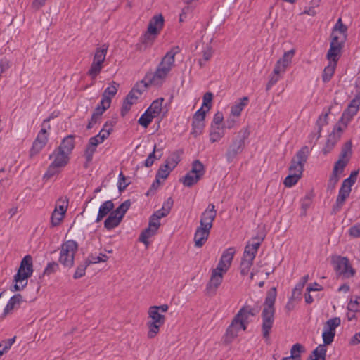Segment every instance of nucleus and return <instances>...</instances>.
Listing matches in <instances>:
<instances>
[{
    "instance_id": "4468645a",
    "label": "nucleus",
    "mask_w": 360,
    "mask_h": 360,
    "mask_svg": "<svg viewBox=\"0 0 360 360\" xmlns=\"http://www.w3.org/2000/svg\"><path fill=\"white\" fill-rule=\"evenodd\" d=\"M236 253V249L233 247L226 249L222 254L221 259L214 269L216 271H220L226 273L230 268L233 256Z\"/></svg>"
},
{
    "instance_id": "c85d7f7f",
    "label": "nucleus",
    "mask_w": 360,
    "mask_h": 360,
    "mask_svg": "<svg viewBox=\"0 0 360 360\" xmlns=\"http://www.w3.org/2000/svg\"><path fill=\"white\" fill-rule=\"evenodd\" d=\"M119 84L112 81L110 86L107 87L102 94V101H108L109 105L111 103L112 98L117 94Z\"/></svg>"
},
{
    "instance_id": "423d86ee",
    "label": "nucleus",
    "mask_w": 360,
    "mask_h": 360,
    "mask_svg": "<svg viewBox=\"0 0 360 360\" xmlns=\"http://www.w3.org/2000/svg\"><path fill=\"white\" fill-rule=\"evenodd\" d=\"M248 135L249 133L246 129H243L238 132L226 151V157L228 162H232L238 154L242 153L245 147V140Z\"/></svg>"
},
{
    "instance_id": "6e6552de",
    "label": "nucleus",
    "mask_w": 360,
    "mask_h": 360,
    "mask_svg": "<svg viewBox=\"0 0 360 360\" xmlns=\"http://www.w3.org/2000/svg\"><path fill=\"white\" fill-rule=\"evenodd\" d=\"M53 117L51 115L48 118L45 119L41 124V129L35 139L32 147L30 150V155H34L39 153L43 148L46 146L48 141V132L47 131L51 129L49 122Z\"/></svg>"
},
{
    "instance_id": "f8f14e48",
    "label": "nucleus",
    "mask_w": 360,
    "mask_h": 360,
    "mask_svg": "<svg viewBox=\"0 0 360 360\" xmlns=\"http://www.w3.org/2000/svg\"><path fill=\"white\" fill-rule=\"evenodd\" d=\"M334 332H328L325 330L323 331L322 338L323 345H319L312 352L309 360H325L326 354V345H330L335 338Z\"/></svg>"
},
{
    "instance_id": "e433bc0d",
    "label": "nucleus",
    "mask_w": 360,
    "mask_h": 360,
    "mask_svg": "<svg viewBox=\"0 0 360 360\" xmlns=\"http://www.w3.org/2000/svg\"><path fill=\"white\" fill-rule=\"evenodd\" d=\"M157 231V229H153V228L148 226L141 233L139 240L147 247L149 245L148 239L153 236L156 233Z\"/></svg>"
},
{
    "instance_id": "338daca9",
    "label": "nucleus",
    "mask_w": 360,
    "mask_h": 360,
    "mask_svg": "<svg viewBox=\"0 0 360 360\" xmlns=\"http://www.w3.org/2000/svg\"><path fill=\"white\" fill-rule=\"evenodd\" d=\"M58 269V264L55 262H50L48 264L44 271V275H50L52 273L56 272Z\"/></svg>"
},
{
    "instance_id": "79ce46f5",
    "label": "nucleus",
    "mask_w": 360,
    "mask_h": 360,
    "mask_svg": "<svg viewBox=\"0 0 360 360\" xmlns=\"http://www.w3.org/2000/svg\"><path fill=\"white\" fill-rule=\"evenodd\" d=\"M190 172L191 174L199 176V177L201 179L205 174L204 165L200 160H196L193 161L192 164V168Z\"/></svg>"
},
{
    "instance_id": "a211bd4d",
    "label": "nucleus",
    "mask_w": 360,
    "mask_h": 360,
    "mask_svg": "<svg viewBox=\"0 0 360 360\" xmlns=\"http://www.w3.org/2000/svg\"><path fill=\"white\" fill-rule=\"evenodd\" d=\"M360 105V98L356 96L354 98L347 108L344 111L341 117V122L347 125L352 118L357 113Z\"/></svg>"
},
{
    "instance_id": "b1692460",
    "label": "nucleus",
    "mask_w": 360,
    "mask_h": 360,
    "mask_svg": "<svg viewBox=\"0 0 360 360\" xmlns=\"http://www.w3.org/2000/svg\"><path fill=\"white\" fill-rule=\"evenodd\" d=\"M347 26L342 23V19L339 18L333 27L331 37H337L338 40L345 41L347 36Z\"/></svg>"
},
{
    "instance_id": "473e14b6",
    "label": "nucleus",
    "mask_w": 360,
    "mask_h": 360,
    "mask_svg": "<svg viewBox=\"0 0 360 360\" xmlns=\"http://www.w3.org/2000/svg\"><path fill=\"white\" fill-rule=\"evenodd\" d=\"M304 351V347L297 343L290 349V356L282 358L285 360H300V354Z\"/></svg>"
},
{
    "instance_id": "a19ab883",
    "label": "nucleus",
    "mask_w": 360,
    "mask_h": 360,
    "mask_svg": "<svg viewBox=\"0 0 360 360\" xmlns=\"http://www.w3.org/2000/svg\"><path fill=\"white\" fill-rule=\"evenodd\" d=\"M341 321L338 317L330 319L325 323L323 330L328 332H334L335 333V329L340 325Z\"/></svg>"
},
{
    "instance_id": "f3484780",
    "label": "nucleus",
    "mask_w": 360,
    "mask_h": 360,
    "mask_svg": "<svg viewBox=\"0 0 360 360\" xmlns=\"http://www.w3.org/2000/svg\"><path fill=\"white\" fill-rule=\"evenodd\" d=\"M224 274L222 271H216L214 269L212 271L211 278L206 288L208 294L214 295L216 293L217 289L222 283Z\"/></svg>"
},
{
    "instance_id": "69168bd1",
    "label": "nucleus",
    "mask_w": 360,
    "mask_h": 360,
    "mask_svg": "<svg viewBox=\"0 0 360 360\" xmlns=\"http://www.w3.org/2000/svg\"><path fill=\"white\" fill-rule=\"evenodd\" d=\"M359 300H360V297H356L355 300H351L347 305L348 310L353 312L359 311L360 310Z\"/></svg>"
},
{
    "instance_id": "37998d69",
    "label": "nucleus",
    "mask_w": 360,
    "mask_h": 360,
    "mask_svg": "<svg viewBox=\"0 0 360 360\" xmlns=\"http://www.w3.org/2000/svg\"><path fill=\"white\" fill-rule=\"evenodd\" d=\"M103 68V65H101L99 63H96V62H92L89 70L87 72V75L91 77L92 80H95L96 77L100 74L102 69Z\"/></svg>"
},
{
    "instance_id": "13d9d810",
    "label": "nucleus",
    "mask_w": 360,
    "mask_h": 360,
    "mask_svg": "<svg viewBox=\"0 0 360 360\" xmlns=\"http://www.w3.org/2000/svg\"><path fill=\"white\" fill-rule=\"evenodd\" d=\"M108 259L106 255L101 253L98 256L89 255L87 259V264H96L101 262H105Z\"/></svg>"
},
{
    "instance_id": "1a4fd4ad",
    "label": "nucleus",
    "mask_w": 360,
    "mask_h": 360,
    "mask_svg": "<svg viewBox=\"0 0 360 360\" xmlns=\"http://www.w3.org/2000/svg\"><path fill=\"white\" fill-rule=\"evenodd\" d=\"M294 50H290L284 53L275 65L274 75H271V85L277 82L285 72L287 68L290 65L294 56Z\"/></svg>"
},
{
    "instance_id": "4c0bfd02",
    "label": "nucleus",
    "mask_w": 360,
    "mask_h": 360,
    "mask_svg": "<svg viewBox=\"0 0 360 360\" xmlns=\"http://www.w3.org/2000/svg\"><path fill=\"white\" fill-rule=\"evenodd\" d=\"M348 162L347 160L339 159L335 164L333 174L335 183L338 181V175L342 174L345 167L347 165Z\"/></svg>"
},
{
    "instance_id": "393cba45",
    "label": "nucleus",
    "mask_w": 360,
    "mask_h": 360,
    "mask_svg": "<svg viewBox=\"0 0 360 360\" xmlns=\"http://www.w3.org/2000/svg\"><path fill=\"white\" fill-rule=\"evenodd\" d=\"M75 137L73 135H68L62 140L60 146L56 148L70 156L75 148Z\"/></svg>"
},
{
    "instance_id": "49530a36",
    "label": "nucleus",
    "mask_w": 360,
    "mask_h": 360,
    "mask_svg": "<svg viewBox=\"0 0 360 360\" xmlns=\"http://www.w3.org/2000/svg\"><path fill=\"white\" fill-rule=\"evenodd\" d=\"M205 127V122L199 120H195L193 119L192 122V131L191 134L194 136H197L200 134Z\"/></svg>"
},
{
    "instance_id": "f03ea898",
    "label": "nucleus",
    "mask_w": 360,
    "mask_h": 360,
    "mask_svg": "<svg viewBox=\"0 0 360 360\" xmlns=\"http://www.w3.org/2000/svg\"><path fill=\"white\" fill-rule=\"evenodd\" d=\"M262 240L263 238H252L246 245L240 264V271L242 275H247L249 273Z\"/></svg>"
},
{
    "instance_id": "6ab92c4d",
    "label": "nucleus",
    "mask_w": 360,
    "mask_h": 360,
    "mask_svg": "<svg viewBox=\"0 0 360 360\" xmlns=\"http://www.w3.org/2000/svg\"><path fill=\"white\" fill-rule=\"evenodd\" d=\"M344 43L345 41L338 40L337 37H333L330 49L327 53V58L330 62L335 60L338 63V57Z\"/></svg>"
},
{
    "instance_id": "f704fd0d",
    "label": "nucleus",
    "mask_w": 360,
    "mask_h": 360,
    "mask_svg": "<svg viewBox=\"0 0 360 360\" xmlns=\"http://www.w3.org/2000/svg\"><path fill=\"white\" fill-rule=\"evenodd\" d=\"M224 136V127L211 126L210 140L212 143L219 141Z\"/></svg>"
},
{
    "instance_id": "aec40b11",
    "label": "nucleus",
    "mask_w": 360,
    "mask_h": 360,
    "mask_svg": "<svg viewBox=\"0 0 360 360\" xmlns=\"http://www.w3.org/2000/svg\"><path fill=\"white\" fill-rule=\"evenodd\" d=\"M101 143H103V141L100 140V137H98V135L89 139V143L84 152V156L87 162L92 161L93 155L96 150V147Z\"/></svg>"
},
{
    "instance_id": "e2e57ef3",
    "label": "nucleus",
    "mask_w": 360,
    "mask_h": 360,
    "mask_svg": "<svg viewBox=\"0 0 360 360\" xmlns=\"http://www.w3.org/2000/svg\"><path fill=\"white\" fill-rule=\"evenodd\" d=\"M213 98V95L211 92H207L203 96V103L201 108L204 109L205 108V110L209 111L211 108V102Z\"/></svg>"
},
{
    "instance_id": "2eb2a0df",
    "label": "nucleus",
    "mask_w": 360,
    "mask_h": 360,
    "mask_svg": "<svg viewBox=\"0 0 360 360\" xmlns=\"http://www.w3.org/2000/svg\"><path fill=\"white\" fill-rule=\"evenodd\" d=\"M349 181H351L350 179H345L341 185L338 198L336 199V202L334 206V209L336 211H339L341 209L345 201L349 197L351 193L352 186Z\"/></svg>"
},
{
    "instance_id": "de8ad7c7",
    "label": "nucleus",
    "mask_w": 360,
    "mask_h": 360,
    "mask_svg": "<svg viewBox=\"0 0 360 360\" xmlns=\"http://www.w3.org/2000/svg\"><path fill=\"white\" fill-rule=\"evenodd\" d=\"M154 117L149 113L147 110L140 117L138 123L142 127L147 128L152 122Z\"/></svg>"
},
{
    "instance_id": "cd10ccee",
    "label": "nucleus",
    "mask_w": 360,
    "mask_h": 360,
    "mask_svg": "<svg viewBox=\"0 0 360 360\" xmlns=\"http://www.w3.org/2000/svg\"><path fill=\"white\" fill-rule=\"evenodd\" d=\"M249 98L247 96H244L242 98L236 101L234 105L231 107V114L233 116H240L241 111L248 105Z\"/></svg>"
},
{
    "instance_id": "ea45409f",
    "label": "nucleus",
    "mask_w": 360,
    "mask_h": 360,
    "mask_svg": "<svg viewBox=\"0 0 360 360\" xmlns=\"http://www.w3.org/2000/svg\"><path fill=\"white\" fill-rule=\"evenodd\" d=\"M237 316H236L233 319L231 324L229 326L226 330V335L227 337L233 339L238 335V332L240 330V328L237 324Z\"/></svg>"
},
{
    "instance_id": "864d4df0",
    "label": "nucleus",
    "mask_w": 360,
    "mask_h": 360,
    "mask_svg": "<svg viewBox=\"0 0 360 360\" xmlns=\"http://www.w3.org/2000/svg\"><path fill=\"white\" fill-rule=\"evenodd\" d=\"M213 55V51L211 47H207L202 51V58L198 60L200 68L205 65V63L210 60Z\"/></svg>"
},
{
    "instance_id": "bf43d9fd",
    "label": "nucleus",
    "mask_w": 360,
    "mask_h": 360,
    "mask_svg": "<svg viewBox=\"0 0 360 360\" xmlns=\"http://www.w3.org/2000/svg\"><path fill=\"white\" fill-rule=\"evenodd\" d=\"M68 207V199L65 198H60L58 200L55 209L58 210L62 213H66Z\"/></svg>"
},
{
    "instance_id": "c03bdc74",
    "label": "nucleus",
    "mask_w": 360,
    "mask_h": 360,
    "mask_svg": "<svg viewBox=\"0 0 360 360\" xmlns=\"http://www.w3.org/2000/svg\"><path fill=\"white\" fill-rule=\"evenodd\" d=\"M172 171V169H170L169 166H168L167 164L165 163L164 165H161L158 169L155 176L157 183L160 182V179H165Z\"/></svg>"
},
{
    "instance_id": "3c124183",
    "label": "nucleus",
    "mask_w": 360,
    "mask_h": 360,
    "mask_svg": "<svg viewBox=\"0 0 360 360\" xmlns=\"http://www.w3.org/2000/svg\"><path fill=\"white\" fill-rule=\"evenodd\" d=\"M131 206V200H127L123 202L116 210H114L122 219H123L125 213Z\"/></svg>"
},
{
    "instance_id": "774afa93",
    "label": "nucleus",
    "mask_w": 360,
    "mask_h": 360,
    "mask_svg": "<svg viewBox=\"0 0 360 360\" xmlns=\"http://www.w3.org/2000/svg\"><path fill=\"white\" fill-rule=\"evenodd\" d=\"M349 234L353 238L360 237V223H357L350 227L349 229Z\"/></svg>"
},
{
    "instance_id": "4d7b16f0",
    "label": "nucleus",
    "mask_w": 360,
    "mask_h": 360,
    "mask_svg": "<svg viewBox=\"0 0 360 360\" xmlns=\"http://www.w3.org/2000/svg\"><path fill=\"white\" fill-rule=\"evenodd\" d=\"M88 266H89V264H87V261L86 259L82 264H79L77 267L76 271L73 275V278L75 279H78L84 276Z\"/></svg>"
},
{
    "instance_id": "58836bf2",
    "label": "nucleus",
    "mask_w": 360,
    "mask_h": 360,
    "mask_svg": "<svg viewBox=\"0 0 360 360\" xmlns=\"http://www.w3.org/2000/svg\"><path fill=\"white\" fill-rule=\"evenodd\" d=\"M180 155L181 153L179 150H176L172 153L165 160V164L169 166L170 169H174L178 163L180 162Z\"/></svg>"
},
{
    "instance_id": "680f3d73",
    "label": "nucleus",
    "mask_w": 360,
    "mask_h": 360,
    "mask_svg": "<svg viewBox=\"0 0 360 360\" xmlns=\"http://www.w3.org/2000/svg\"><path fill=\"white\" fill-rule=\"evenodd\" d=\"M15 341V337L2 341L0 343V352H2V354L6 352L12 346Z\"/></svg>"
},
{
    "instance_id": "72a5a7b5",
    "label": "nucleus",
    "mask_w": 360,
    "mask_h": 360,
    "mask_svg": "<svg viewBox=\"0 0 360 360\" xmlns=\"http://www.w3.org/2000/svg\"><path fill=\"white\" fill-rule=\"evenodd\" d=\"M164 98H160L154 101L149 108L146 110L154 117L158 116L162 111V105Z\"/></svg>"
},
{
    "instance_id": "f257e3e1",
    "label": "nucleus",
    "mask_w": 360,
    "mask_h": 360,
    "mask_svg": "<svg viewBox=\"0 0 360 360\" xmlns=\"http://www.w3.org/2000/svg\"><path fill=\"white\" fill-rule=\"evenodd\" d=\"M180 52V48L172 47L162 58L155 72H148L145 79L150 85L160 86L167 78L172 67L174 65L175 56Z\"/></svg>"
},
{
    "instance_id": "412c9836",
    "label": "nucleus",
    "mask_w": 360,
    "mask_h": 360,
    "mask_svg": "<svg viewBox=\"0 0 360 360\" xmlns=\"http://www.w3.org/2000/svg\"><path fill=\"white\" fill-rule=\"evenodd\" d=\"M210 230L207 228L198 226L194 235L195 245L201 248L208 239Z\"/></svg>"
},
{
    "instance_id": "0eeeda50",
    "label": "nucleus",
    "mask_w": 360,
    "mask_h": 360,
    "mask_svg": "<svg viewBox=\"0 0 360 360\" xmlns=\"http://www.w3.org/2000/svg\"><path fill=\"white\" fill-rule=\"evenodd\" d=\"M77 243L70 240L63 243L61 245L59 262L65 267L71 268L74 265L75 255L77 251Z\"/></svg>"
},
{
    "instance_id": "2f4dec72",
    "label": "nucleus",
    "mask_w": 360,
    "mask_h": 360,
    "mask_svg": "<svg viewBox=\"0 0 360 360\" xmlns=\"http://www.w3.org/2000/svg\"><path fill=\"white\" fill-rule=\"evenodd\" d=\"M337 63L335 61H329L328 65L324 68L322 79L323 82H328L334 75Z\"/></svg>"
},
{
    "instance_id": "c9c22d12",
    "label": "nucleus",
    "mask_w": 360,
    "mask_h": 360,
    "mask_svg": "<svg viewBox=\"0 0 360 360\" xmlns=\"http://www.w3.org/2000/svg\"><path fill=\"white\" fill-rule=\"evenodd\" d=\"M259 312L258 307L251 308L249 306H245L240 309L238 314L236 315L237 319L241 316L243 319H248L250 316H255Z\"/></svg>"
},
{
    "instance_id": "5fc2aeb1",
    "label": "nucleus",
    "mask_w": 360,
    "mask_h": 360,
    "mask_svg": "<svg viewBox=\"0 0 360 360\" xmlns=\"http://www.w3.org/2000/svg\"><path fill=\"white\" fill-rule=\"evenodd\" d=\"M110 105H109L108 101H101L100 103L97 105L96 109L94 110V112H93L95 115H98L100 117L102 116L103 112L109 108Z\"/></svg>"
},
{
    "instance_id": "a18cd8bd",
    "label": "nucleus",
    "mask_w": 360,
    "mask_h": 360,
    "mask_svg": "<svg viewBox=\"0 0 360 360\" xmlns=\"http://www.w3.org/2000/svg\"><path fill=\"white\" fill-rule=\"evenodd\" d=\"M200 179L199 176H196L191 174V172H188L184 177L182 183L185 186L191 187L195 184Z\"/></svg>"
},
{
    "instance_id": "6e6d98bb",
    "label": "nucleus",
    "mask_w": 360,
    "mask_h": 360,
    "mask_svg": "<svg viewBox=\"0 0 360 360\" xmlns=\"http://www.w3.org/2000/svg\"><path fill=\"white\" fill-rule=\"evenodd\" d=\"M328 112L323 113L319 117L316 121V125L318 127L319 133L318 137H320L321 136V131L322 129V127L328 124Z\"/></svg>"
},
{
    "instance_id": "7c9ffc66",
    "label": "nucleus",
    "mask_w": 360,
    "mask_h": 360,
    "mask_svg": "<svg viewBox=\"0 0 360 360\" xmlns=\"http://www.w3.org/2000/svg\"><path fill=\"white\" fill-rule=\"evenodd\" d=\"M22 301V297L20 294H16L11 297L4 309V314H8L15 308H18Z\"/></svg>"
},
{
    "instance_id": "09e8293b",
    "label": "nucleus",
    "mask_w": 360,
    "mask_h": 360,
    "mask_svg": "<svg viewBox=\"0 0 360 360\" xmlns=\"http://www.w3.org/2000/svg\"><path fill=\"white\" fill-rule=\"evenodd\" d=\"M65 213H62L58 210L55 209L51 214V222L53 226H58L63 220Z\"/></svg>"
},
{
    "instance_id": "052dcab7",
    "label": "nucleus",
    "mask_w": 360,
    "mask_h": 360,
    "mask_svg": "<svg viewBox=\"0 0 360 360\" xmlns=\"http://www.w3.org/2000/svg\"><path fill=\"white\" fill-rule=\"evenodd\" d=\"M150 85V84H149V82H147V80H146V79L144 78L143 80L141 81L139 83H136V84L132 88V89H136L135 92L140 96L141 95L143 91H144Z\"/></svg>"
},
{
    "instance_id": "20e7f679",
    "label": "nucleus",
    "mask_w": 360,
    "mask_h": 360,
    "mask_svg": "<svg viewBox=\"0 0 360 360\" xmlns=\"http://www.w3.org/2000/svg\"><path fill=\"white\" fill-rule=\"evenodd\" d=\"M49 158L52 160V162L44 174V178L46 179L60 173L62 168L65 167L70 161V156L57 148L53 150Z\"/></svg>"
},
{
    "instance_id": "603ef678",
    "label": "nucleus",
    "mask_w": 360,
    "mask_h": 360,
    "mask_svg": "<svg viewBox=\"0 0 360 360\" xmlns=\"http://www.w3.org/2000/svg\"><path fill=\"white\" fill-rule=\"evenodd\" d=\"M351 154H352V143H351V142H347L345 143V145L342 148L339 159L347 160V162H349Z\"/></svg>"
},
{
    "instance_id": "a878e982",
    "label": "nucleus",
    "mask_w": 360,
    "mask_h": 360,
    "mask_svg": "<svg viewBox=\"0 0 360 360\" xmlns=\"http://www.w3.org/2000/svg\"><path fill=\"white\" fill-rule=\"evenodd\" d=\"M114 203L112 200H106L99 207L97 218L96 219V222L101 221L105 217H106L109 213L112 211H114Z\"/></svg>"
},
{
    "instance_id": "ddd939ff",
    "label": "nucleus",
    "mask_w": 360,
    "mask_h": 360,
    "mask_svg": "<svg viewBox=\"0 0 360 360\" xmlns=\"http://www.w3.org/2000/svg\"><path fill=\"white\" fill-rule=\"evenodd\" d=\"M216 216L217 211L215 206L213 204H210L206 210L201 214L200 226L211 229Z\"/></svg>"
},
{
    "instance_id": "5701e85b",
    "label": "nucleus",
    "mask_w": 360,
    "mask_h": 360,
    "mask_svg": "<svg viewBox=\"0 0 360 360\" xmlns=\"http://www.w3.org/2000/svg\"><path fill=\"white\" fill-rule=\"evenodd\" d=\"M158 35V34L148 32V30H146L141 37L140 43L137 44V49L140 51H145L147 48L150 47Z\"/></svg>"
},
{
    "instance_id": "dca6fc26",
    "label": "nucleus",
    "mask_w": 360,
    "mask_h": 360,
    "mask_svg": "<svg viewBox=\"0 0 360 360\" xmlns=\"http://www.w3.org/2000/svg\"><path fill=\"white\" fill-rule=\"evenodd\" d=\"M270 292H268L265 299L264 308L262 311L263 324H262V335L266 340L269 338L270 331Z\"/></svg>"
},
{
    "instance_id": "9d476101",
    "label": "nucleus",
    "mask_w": 360,
    "mask_h": 360,
    "mask_svg": "<svg viewBox=\"0 0 360 360\" xmlns=\"http://www.w3.org/2000/svg\"><path fill=\"white\" fill-rule=\"evenodd\" d=\"M333 264L336 273L343 278H349L355 274V270L352 267L347 257L336 256L333 257Z\"/></svg>"
},
{
    "instance_id": "39448f33",
    "label": "nucleus",
    "mask_w": 360,
    "mask_h": 360,
    "mask_svg": "<svg viewBox=\"0 0 360 360\" xmlns=\"http://www.w3.org/2000/svg\"><path fill=\"white\" fill-rule=\"evenodd\" d=\"M148 317L150 319L146 323L148 328L147 336L149 339L154 338L160 332V328L165 322V315L157 311V308L149 307Z\"/></svg>"
},
{
    "instance_id": "c756f323",
    "label": "nucleus",
    "mask_w": 360,
    "mask_h": 360,
    "mask_svg": "<svg viewBox=\"0 0 360 360\" xmlns=\"http://www.w3.org/2000/svg\"><path fill=\"white\" fill-rule=\"evenodd\" d=\"M108 46L103 44L100 47H98L95 50L93 61L101 65H103L106 54L108 52Z\"/></svg>"
},
{
    "instance_id": "bb28decb",
    "label": "nucleus",
    "mask_w": 360,
    "mask_h": 360,
    "mask_svg": "<svg viewBox=\"0 0 360 360\" xmlns=\"http://www.w3.org/2000/svg\"><path fill=\"white\" fill-rule=\"evenodd\" d=\"M122 220L121 217L114 211H112L104 221V227L108 230H111L118 226Z\"/></svg>"
},
{
    "instance_id": "9b49d317",
    "label": "nucleus",
    "mask_w": 360,
    "mask_h": 360,
    "mask_svg": "<svg viewBox=\"0 0 360 360\" xmlns=\"http://www.w3.org/2000/svg\"><path fill=\"white\" fill-rule=\"evenodd\" d=\"M309 153L308 147L305 146L296 153L295 156L292 159L291 165L289 167L290 173H295L302 176L304 165L307 160Z\"/></svg>"
},
{
    "instance_id": "7ed1b4c3",
    "label": "nucleus",
    "mask_w": 360,
    "mask_h": 360,
    "mask_svg": "<svg viewBox=\"0 0 360 360\" xmlns=\"http://www.w3.org/2000/svg\"><path fill=\"white\" fill-rule=\"evenodd\" d=\"M32 258L30 255H26L22 259L19 269L14 276L15 291H20L27 285V278L32 276Z\"/></svg>"
},
{
    "instance_id": "4be33fe9",
    "label": "nucleus",
    "mask_w": 360,
    "mask_h": 360,
    "mask_svg": "<svg viewBox=\"0 0 360 360\" xmlns=\"http://www.w3.org/2000/svg\"><path fill=\"white\" fill-rule=\"evenodd\" d=\"M164 25V18L161 14L153 16L149 21L147 30L148 32L159 34Z\"/></svg>"
},
{
    "instance_id": "8fccbe9b",
    "label": "nucleus",
    "mask_w": 360,
    "mask_h": 360,
    "mask_svg": "<svg viewBox=\"0 0 360 360\" xmlns=\"http://www.w3.org/2000/svg\"><path fill=\"white\" fill-rule=\"evenodd\" d=\"M301 176V175H298L295 173H290L284 180L285 186L289 188L293 186L298 182Z\"/></svg>"
},
{
    "instance_id": "0e129e2a",
    "label": "nucleus",
    "mask_w": 360,
    "mask_h": 360,
    "mask_svg": "<svg viewBox=\"0 0 360 360\" xmlns=\"http://www.w3.org/2000/svg\"><path fill=\"white\" fill-rule=\"evenodd\" d=\"M155 152H156V146H155L153 152L149 154V155L148 156V158H146V160L144 162L145 167H151L153 165L155 160H157ZM157 152H159V150H158Z\"/></svg>"
}]
</instances>
